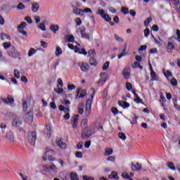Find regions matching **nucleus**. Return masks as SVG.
Returning <instances> with one entry per match:
<instances>
[{
  "instance_id": "ea45409f",
  "label": "nucleus",
  "mask_w": 180,
  "mask_h": 180,
  "mask_svg": "<svg viewBox=\"0 0 180 180\" xmlns=\"http://www.w3.org/2000/svg\"><path fill=\"white\" fill-rule=\"evenodd\" d=\"M170 84L173 86H176V85H178V81L176 80V79H175L174 77H173L171 81H170Z\"/></svg>"
},
{
  "instance_id": "f257e3e1",
  "label": "nucleus",
  "mask_w": 180,
  "mask_h": 180,
  "mask_svg": "<svg viewBox=\"0 0 180 180\" xmlns=\"http://www.w3.org/2000/svg\"><path fill=\"white\" fill-rule=\"evenodd\" d=\"M89 94H90V98L86 100L84 111L86 117L91 116V108H92V102L94 101V96H95L96 94L95 89H90Z\"/></svg>"
},
{
  "instance_id": "e2e57ef3",
  "label": "nucleus",
  "mask_w": 180,
  "mask_h": 180,
  "mask_svg": "<svg viewBox=\"0 0 180 180\" xmlns=\"http://www.w3.org/2000/svg\"><path fill=\"white\" fill-rule=\"evenodd\" d=\"M41 46L43 47V49H47L49 44L44 41H41Z\"/></svg>"
},
{
  "instance_id": "c85d7f7f",
  "label": "nucleus",
  "mask_w": 180,
  "mask_h": 180,
  "mask_svg": "<svg viewBox=\"0 0 180 180\" xmlns=\"http://www.w3.org/2000/svg\"><path fill=\"white\" fill-rule=\"evenodd\" d=\"M55 54L56 57H60V54H63V50L60 46L56 47Z\"/></svg>"
},
{
  "instance_id": "37998d69",
  "label": "nucleus",
  "mask_w": 180,
  "mask_h": 180,
  "mask_svg": "<svg viewBox=\"0 0 180 180\" xmlns=\"http://www.w3.org/2000/svg\"><path fill=\"white\" fill-rule=\"evenodd\" d=\"M58 84H57V87L59 88V86H61V88H63V86H64V83H63V79H61V78L58 79Z\"/></svg>"
},
{
  "instance_id": "bf43d9fd",
  "label": "nucleus",
  "mask_w": 180,
  "mask_h": 180,
  "mask_svg": "<svg viewBox=\"0 0 180 180\" xmlns=\"http://www.w3.org/2000/svg\"><path fill=\"white\" fill-rule=\"evenodd\" d=\"M144 36L145 37H148V36H150V29L146 28L144 30Z\"/></svg>"
},
{
  "instance_id": "8fccbe9b",
  "label": "nucleus",
  "mask_w": 180,
  "mask_h": 180,
  "mask_svg": "<svg viewBox=\"0 0 180 180\" xmlns=\"http://www.w3.org/2000/svg\"><path fill=\"white\" fill-rule=\"evenodd\" d=\"M126 88H127V91H131V89H133V86L131 85V83L127 82L126 83Z\"/></svg>"
},
{
  "instance_id": "052dcab7",
  "label": "nucleus",
  "mask_w": 180,
  "mask_h": 180,
  "mask_svg": "<svg viewBox=\"0 0 180 180\" xmlns=\"http://www.w3.org/2000/svg\"><path fill=\"white\" fill-rule=\"evenodd\" d=\"M107 161H110L111 162H115V161H116V158L115 156H109L107 158Z\"/></svg>"
},
{
  "instance_id": "338daca9",
  "label": "nucleus",
  "mask_w": 180,
  "mask_h": 180,
  "mask_svg": "<svg viewBox=\"0 0 180 180\" xmlns=\"http://www.w3.org/2000/svg\"><path fill=\"white\" fill-rule=\"evenodd\" d=\"M75 157L77 158H82V152L78 151L75 153Z\"/></svg>"
},
{
  "instance_id": "ddd939ff",
  "label": "nucleus",
  "mask_w": 180,
  "mask_h": 180,
  "mask_svg": "<svg viewBox=\"0 0 180 180\" xmlns=\"http://www.w3.org/2000/svg\"><path fill=\"white\" fill-rule=\"evenodd\" d=\"M12 126L13 127H19L20 126H22V120H20V118L18 117L14 118L12 121Z\"/></svg>"
},
{
  "instance_id": "6e6552de",
  "label": "nucleus",
  "mask_w": 180,
  "mask_h": 180,
  "mask_svg": "<svg viewBox=\"0 0 180 180\" xmlns=\"http://www.w3.org/2000/svg\"><path fill=\"white\" fill-rule=\"evenodd\" d=\"M78 120H79V115L77 114L72 117L71 124L73 129H77L78 126Z\"/></svg>"
},
{
  "instance_id": "a878e982",
  "label": "nucleus",
  "mask_w": 180,
  "mask_h": 180,
  "mask_svg": "<svg viewBox=\"0 0 180 180\" xmlns=\"http://www.w3.org/2000/svg\"><path fill=\"white\" fill-rule=\"evenodd\" d=\"M3 101L5 103H13L15 102V99L9 96L6 98L3 99Z\"/></svg>"
},
{
  "instance_id": "20e7f679",
  "label": "nucleus",
  "mask_w": 180,
  "mask_h": 180,
  "mask_svg": "<svg viewBox=\"0 0 180 180\" xmlns=\"http://www.w3.org/2000/svg\"><path fill=\"white\" fill-rule=\"evenodd\" d=\"M5 140L7 143L12 144V143H15V136H13V132L12 131H8L6 134Z\"/></svg>"
},
{
  "instance_id": "9d476101",
  "label": "nucleus",
  "mask_w": 180,
  "mask_h": 180,
  "mask_svg": "<svg viewBox=\"0 0 180 180\" xmlns=\"http://www.w3.org/2000/svg\"><path fill=\"white\" fill-rule=\"evenodd\" d=\"M53 153H54V150L51 149L46 151L45 153V156L42 158L44 161H47V157L49 161H54V159H53V156L51 155H49V154H53Z\"/></svg>"
},
{
  "instance_id": "49530a36",
  "label": "nucleus",
  "mask_w": 180,
  "mask_h": 180,
  "mask_svg": "<svg viewBox=\"0 0 180 180\" xmlns=\"http://www.w3.org/2000/svg\"><path fill=\"white\" fill-rule=\"evenodd\" d=\"M134 98V102H136V103H141L142 100L141 98H140V96H139V95L135 96Z\"/></svg>"
},
{
  "instance_id": "79ce46f5",
  "label": "nucleus",
  "mask_w": 180,
  "mask_h": 180,
  "mask_svg": "<svg viewBox=\"0 0 180 180\" xmlns=\"http://www.w3.org/2000/svg\"><path fill=\"white\" fill-rule=\"evenodd\" d=\"M39 29H41L42 32H46V25L44 23H39L38 25Z\"/></svg>"
},
{
  "instance_id": "09e8293b",
  "label": "nucleus",
  "mask_w": 180,
  "mask_h": 180,
  "mask_svg": "<svg viewBox=\"0 0 180 180\" xmlns=\"http://www.w3.org/2000/svg\"><path fill=\"white\" fill-rule=\"evenodd\" d=\"M3 47L5 49V50H8V49L11 47V42H4L3 44Z\"/></svg>"
},
{
  "instance_id": "2eb2a0df",
  "label": "nucleus",
  "mask_w": 180,
  "mask_h": 180,
  "mask_svg": "<svg viewBox=\"0 0 180 180\" xmlns=\"http://www.w3.org/2000/svg\"><path fill=\"white\" fill-rule=\"evenodd\" d=\"M73 9V13L76 15L77 16H84V14H81V12H82V9L77 8L75 6H72Z\"/></svg>"
},
{
  "instance_id": "5701e85b",
  "label": "nucleus",
  "mask_w": 180,
  "mask_h": 180,
  "mask_svg": "<svg viewBox=\"0 0 180 180\" xmlns=\"http://www.w3.org/2000/svg\"><path fill=\"white\" fill-rule=\"evenodd\" d=\"M167 50L169 51H172V50L175 49V44L173 42L169 41L166 46Z\"/></svg>"
},
{
  "instance_id": "39448f33",
  "label": "nucleus",
  "mask_w": 180,
  "mask_h": 180,
  "mask_svg": "<svg viewBox=\"0 0 180 180\" xmlns=\"http://www.w3.org/2000/svg\"><path fill=\"white\" fill-rule=\"evenodd\" d=\"M44 170L46 172H49V171L51 170L53 172H55V174H57L58 172V169L57 168V166L53 163L51 166L49 165H46L44 166Z\"/></svg>"
},
{
  "instance_id": "4d7b16f0",
  "label": "nucleus",
  "mask_w": 180,
  "mask_h": 180,
  "mask_svg": "<svg viewBox=\"0 0 180 180\" xmlns=\"http://www.w3.org/2000/svg\"><path fill=\"white\" fill-rule=\"evenodd\" d=\"M25 20H26V22H27V23H29L30 25H32V23H33V20H32V18H30V16H26Z\"/></svg>"
},
{
  "instance_id": "f704fd0d",
  "label": "nucleus",
  "mask_w": 180,
  "mask_h": 180,
  "mask_svg": "<svg viewBox=\"0 0 180 180\" xmlns=\"http://www.w3.org/2000/svg\"><path fill=\"white\" fill-rule=\"evenodd\" d=\"M89 63L90 65H94V67H96L97 62L95 58H90Z\"/></svg>"
},
{
  "instance_id": "0e129e2a",
  "label": "nucleus",
  "mask_w": 180,
  "mask_h": 180,
  "mask_svg": "<svg viewBox=\"0 0 180 180\" xmlns=\"http://www.w3.org/2000/svg\"><path fill=\"white\" fill-rule=\"evenodd\" d=\"M121 11L124 15H127V13H129V8L126 7H123Z\"/></svg>"
},
{
  "instance_id": "13d9d810",
  "label": "nucleus",
  "mask_w": 180,
  "mask_h": 180,
  "mask_svg": "<svg viewBox=\"0 0 180 180\" xmlns=\"http://www.w3.org/2000/svg\"><path fill=\"white\" fill-rule=\"evenodd\" d=\"M164 75H165V77H166V78H167V79H168V77H172V72H171V71H169V70H167V73L164 72Z\"/></svg>"
},
{
  "instance_id": "a18cd8bd",
  "label": "nucleus",
  "mask_w": 180,
  "mask_h": 180,
  "mask_svg": "<svg viewBox=\"0 0 180 180\" xmlns=\"http://www.w3.org/2000/svg\"><path fill=\"white\" fill-rule=\"evenodd\" d=\"M112 154H113V149H107L105 150V155L109 156V155H112Z\"/></svg>"
},
{
  "instance_id": "9b49d317",
  "label": "nucleus",
  "mask_w": 180,
  "mask_h": 180,
  "mask_svg": "<svg viewBox=\"0 0 180 180\" xmlns=\"http://www.w3.org/2000/svg\"><path fill=\"white\" fill-rule=\"evenodd\" d=\"M80 34L82 39H85L86 40H89V33H86V28L84 27L80 28L79 30Z\"/></svg>"
},
{
  "instance_id": "4c0bfd02",
  "label": "nucleus",
  "mask_w": 180,
  "mask_h": 180,
  "mask_svg": "<svg viewBox=\"0 0 180 180\" xmlns=\"http://www.w3.org/2000/svg\"><path fill=\"white\" fill-rule=\"evenodd\" d=\"M118 137L119 139H120L121 140H126L127 137H126V134H124L123 132H120L118 134Z\"/></svg>"
},
{
  "instance_id": "f03ea898",
  "label": "nucleus",
  "mask_w": 180,
  "mask_h": 180,
  "mask_svg": "<svg viewBox=\"0 0 180 180\" xmlns=\"http://www.w3.org/2000/svg\"><path fill=\"white\" fill-rule=\"evenodd\" d=\"M92 134H95V131L92 129H89L88 128L86 129H83L82 132V140H88Z\"/></svg>"
},
{
  "instance_id": "dca6fc26",
  "label": "nucleus",
  "mask_w": 180,
  "mask_h": 180,
  "mask_svg": "<svg viewBox=\"0 0 180 180\" xmlns=\"http://www.w3.org/2000/svg\"><path fill=\"white\" fill-rule=\"evenodd\" d=\"M60 178L62 180H69L70 179V174L67 172H62L60 174Z\"/></svg>"
},
{
  "instance_id": "cd10ccee",
  "label": "nucleus",
  "mask_w": 180,
  "mask_h": 180,
  "mask_svg": "<svg viewBox=\"0 0 180 180\" xmlns=\"http://www.w3.org/2000/svg\"><path fill=\"white\" fill-rule=\"evenodd\" d=\"M70 180H79L78 174L76 172L70 173Z\"/></svg>"
},
{
  "instance_id": "4be33fe9",
  "label": "nucleus",
  "mask_w": 180,
  "mask_h": 180,
  "mask_svg": "<svg viewBox=\"0 0 180 180\" xmlns=\"http://www.w3.org/2000/svg\"><path fill=\"white\" fill-rule=\"evenodd\" d=\"M150 77L152 78V81H158V77H157V73L154 71V69L151 68L150 70Z\"/></svg>"
},
{
  "instance_id": "c03bdc74",
  "label": "nucleus",
  "mask_w": 180,
  "mask_h": 180,
  "mask_svg": "<svg viewBox=\"0 0 180 180\" xmlns=\"http://www.w3.org/2000/svg\"><path fill=\"white\" fill-rule=\"evenodd\" d=\"M97 15H100L101 18H103V16H105L106 14H105V11L103 9H98Z\"/></svg>"
},
{
  "instance_id": "c756f323",
  "label": "nucleus",
  "mask_w": 180,
  "mask_h": 180,
  "mask_svg": "<svg viewBox=\"0 0 180 180\" xmlns=\"http://www.w3.org/2000/svg\"><path fill=\"white\" fill-rule=\"evenodd\" d=\"M126 50H127V46H125L122 51V53L118 56V58L120 59L122 57H124L126 56Z\"/></svg>"
},
{
  "instance_id": "c9c22d12",
  "label": "nucleus",
  "mask_w": 180,
  "mask_h": 180,
  "mask_svg": "<svg viewBox=\"0 0 180 180\" xmlns=\"http://www.w3.org/2000/svg\"><path fill=\"white\" fill-rule=\"evenodd\" d=\"M167 166L169 169H172V171H175V165H174V162H167Z\"/></svg>"
},
{
  "instance_id": "4468645a",
  "label": "nucleus",
  "mask_w": 180,
  "mask_h": 180,
  "mask_svg": "<svg viewBox=\"0 0 180 180\" xmlns=\"http://www.w3.org/2000/svg\"><path fill=\"white\" fill-rule=\"evenodd\" d=\"M56 144L62 150H65L67 148V143L63 142V140L61 139H56Z\"/></svg>"
},
{
  "instance_id": "2f4dec72",
  "label": "nucleus",
  "mask_w": 180,
  "mask_h": 180,
  "mask_svg": "<svg viewBox=\"0 0 180 180\" xmlns=\"http://www.w3.org/2000/svg\"><path fill=\"white\" fill-rule=\"evenodd\" d=\"M37 51L34 48H31L28 52V57H32L36 54Z\"/></svg>"
},
{
  "instance_id": "6ab92c4d",
  "label": "nucleus",
  "mask_w": 180,
  "mask_h": 180,
  "mask_svg": "<svg viewBox=\"0 0 180 180\" xmlns=\"http://www.w3.org/2000/svg\"><path fill=\"white\" fill-rule=\"evenodd\" d=\"M122 75L124 79H129V78H130V72H129V68H124L122 71Z\"/></svg>"
},
{
  "instance_id": "bb28decb",
  "label": "nucleus",
  "mask_w": 180,
  "mask_h": 180,
  "mask_svg": "<svg viewBox=\"0 0 180 180\" xmlns=\"http://www.w3.org/2000/svg\"><path fill=\"white\" fill-rule=\"evenodd\" d=\"M1 40H11V36H9L8 34L1 33Z\"/></svg>"
},
{
  "instance_id": "0eeeda50",
  "label": "nucleus",
  "mask_w": 180,
  "mask_h": 180,
  "mask_svg": "<svg viewBox=\"0 0 180 180\" xmlns=\"http://www.w3.org/2000/svg\"><path fill=\"white\" fill-rule=\"evenodd\" d=\"M78 67H79L82 72H88V71H89V64H88L87 63H79Z\"/></svg>"
},
{
  "instance_id": "e433bc0d",
  "label": "nucleus",
  "mask_w": 180,
  "mask_h": 180,
  "mask_svg": "<svg viewBox=\"0 0 180 180\" xmlns=\"http://www.w3.org/2000/svg\"><path fill=\"white\" fill-rule=\"evenodd\" d=\"M177 99H173V102H174V106L175 108V109H176V110H180V105H178V103H176L177 102Z\"/></svg>"
},
{
  "instance_id": "6e6d98bb",
  "label": "nucleus",
  "mask_w": 180,
  "mask_h": 180,
  "mask_svg": "<svg viewBox=\"0 0 180 180\" xmlns=\"http://www.w3.org/2000/svg\"><path fill=\"white\" fill-rule=\"evenodd\" d=\"M79 54H82L83 56H86L88 54V52H86V51H85V49L83 48V49H80Z\"/></svg>"
},
{
  "instance_id": "aec40b11",
  "label": "nucleus",
  "mask_w": 180,
  "mask_h": 180,
  "mask_svg": "<svg viewBox=\"0 0 180 180\" xmlns=\"http://www.w3.org/2000/svg\"><path fill=\"white\" fill-rule=\"evenodd\" d=\"M80 127L83 129V130L88 129V119L84 118L82 120Z\"/></svg>"
},
{
  "instance_id": "864d4df0",
  "label": "nucleus",
  "mask_w": 180,
  "mask_h": 180,
  "mask_svg": "<svg viewBox=\"0 0 180 180\" xmlns=\"http://www.w3.org/2000/svg\"><path fill=\"white\" fill-rule=\"evenodd\" d=\"M82 147H84V142L79 141L77 145V150H82Z\"/></svg>"
},
{
  "instance_id": "393cba45",
  "label": "nucleus",
  "mask_w": 180,
  "mask_h": 180,
  "mask_svg": "<svg viewBox=\"0 0 180 180\" xmlns=\"http://www.w3.org/2000/svg\"><path fill=\"white\" fill-rule=\"evenodd\" d=\"M65 40H68L69 43H74L75 41V37H74V35H66Z\"/></svg>"
},
{
  "instance_id": "473e14b6",
  "label": "nucleus",
  "mask_w": 180,
  "mask_h": 180,
  "mask_svg": "<svg viewBox=\"0 0 180 180\" xmlns=\"http://www.w3.org/2000/svg\"><path fill=\"white\" fill-rule=\"evenodd\" d=\"M112 178V179H119V176H117V173L115 172H112L111 175L109 176V178Z\"/></svg>"
},
{
  "instance_id": "412c9836",
  "label": "nucleus",
  "mask_w": 180,
  "mask_h": 180,
  "mask_svg": "<svg viewBox=\"0 0 180 180\" xmlns=\"http://www.w3.org/2000/svg\"><path fill=\"white\" fill-rule=\"evenodd\" d=\"M133 171H140L141 169V163L137 162L136 164H131Z\"/></svg>"
},
{
  "instance_id": "7ed1b4c3",
  "label": "nucleus",
  "mask_w": 180,
  "mask_h": 180,
  "mask_svg": "<svg viewBox=\"0 0 180 180\" xmlns=\"http://www.w3.org/2000/svg\"><path fill=\"white\" fill-rule=\"evenodd\" d=\"M37 139V135L36 134L35 131H29L27 134V139L30 144L32 146H34L36 144V140Z\"/></svg>"
},
{
  "instance_id": "680f3d73",
  "label": "nucleus",
  "mask_w": 180,
  "mask_h": 180,
  "mask_svg": "<svg viewBox=\"0 0 180 180\" xmlns=\"http://www.w3.org/2000/svg\"><path fill=\"white\" fill-rule=\"evenodd\" d=\"M89 56H96V51L95 49H90L88 52Z\"/></svg>"
},
{
  "instance_id": "58836bf2",
  "label": "nucleus",
  "mask_w": 180,
  "mask_h": 180,
  "mask_svg": "<svg viewBox=\"0 0 180 180\" xmlns=\"http://www.w3.org/2000/svg\"><path fill=\"white\" fill-rule=\"evenodd\" d=\"M26 8V6L23 4V3H19L17 6V9H19V11H22V9H25Z\"/></svg>"
},
{
  "instance_id": "b1692460",
  "label": "nucleus",
  "mask_w": 180,
  "mask_h": 180,
  "mask_svg": "<svg viewBox=\"0 0 180 180\" xmlns=\"http://www.w3.org/2000/svg\"><path fill=\"white\" fill-rule=\"evenodd\" d=\"M60 29V26L58 25H51L50 30L53 33H57V31Z\"/></svg>"
},
{
  "instance_id": "de8ad7c7",
  "label": "nucleus",
  "mask_w": 180,
  "mask_h": 180,
  "mask_svg": "<svg viewBox=\"0 0 180 180\" xmlns=\"http://www.w3.org/2000/svg\"><path fill=\"white\" fill-rule=\"evenodd\" d=\"M26 22H22L18 27L17 29H25L26 27Z\"/></svg>"
},
{
  "instance_id": "a211bd4d",
  "label": "nucleus",
  "mask_w": 180,
  "mask_h": 180,
  "mask_svg": "<svg viewBox=\"0 0 180 180\" xmlns=\"http://www.w3.org/2000/svg\"><path fill=\"white\" fill-rule=\"evenodd\" d=\"M40 9V5L37 2H34L32 6V11L34 12V13H36L37 11Z\"/></svg>"
},
{
  "instance_id": "774afa93",
  "label": "nucleus",
  "mask_w": 180,
  "mask_h": 180,
  "mask_svg": "<svg viewBox=\"0 0 180 180\" xmlns=\"http://www.w3.org/2000/svg\"><path fill=\"white\" fill-rule=\"evenodd\" d=\"M176 36H177V40L180 43V30H176Z\"/></svg>"
},
{
  "instance_id": "f3484780",
  "label": "nucleus",
  "mask_w": 180,
  "mask_h": 180,
  "mask_svg": "<svg viewBox=\"0 0 180 180\" xmlns=\"http://www.w3.org/2000/svg\"><path fill=\"white\" fill-rule=\"evenodd\" d=\"M118 105L121 106V108H123V109H126L127 108H130V103L123 101H119Z\"/></svg>"
},
{
  "instance_id": "f8f14e48",
  "label": "nucleus",
  "mask_w": 180,
  "mask_h": 180,
  "mask_svg": "<svg viewBox=\"0 0 180 180\" xmlns=\"http://www.w3.org/2000/svg\"><path fill=\"white\" fill-rule=\"evenodd\" d=\"M104 75H106L105 72L100 73V78L98 82V86H102L106 82V77H103Z\"/></svg>"
},
{
  "instance_id": "423d86ee",
  "label": "nucleus",
  "mask_w": 180,
  "mask_h": 180,
  "mask_svg": "<svg viewBox=\"0 0 180 180\" xmlns=\"http://www.w3.org/2000/svg\"><path fill=\"white\" fill-rule=\"evenodd\" d=\"M86 95V89H82L81 91V88H78L77 89L76 92V99H81L82 98H85V96Z\"/></svg>"
},
{
  "instance_id": "3c124183",
  "label": "nucleus",
  "mask_w": 180,
  "mask_h": 180,
  "mask_svg": "<svg viewBox=\"0 0 180 180\" xmlns=\"http://www.w3.org/2000/svg\"><path fill=\"white\" fill-rule=\"evenodd\" d=\"M137 119H139V117L137 115H134L131 121V124H136V123H137Z\"/></svg>"
},
{
  "instance_id": "a19ab883",
  "label": "nucleus",
  "mask_w": 180,
  "mask_h": 180,
  "mask_svg": "<svg viewBox=\"0 0 180 180\" xmlns=\"http://www.w3.org/2000/svg\"><path fill=\"white\" fill-rule=\"evenodd\" d=\"M110 64V63L109 61L105 62L103 65V70L106 71V70H108V68H109Z\"/></svg>"
},
{
  "instance_id": "72a5a7b5",
  "label": "nucleus",
  "mask_w": 180,
  "mask_h": 180,
  "mask_svg": "<svg viewBox=\"0 0 180 180\" xmlns=\"http://www.w3.org/2000/svg\"><path fill=\"white\" fill-rule=\"evenodd\" d=\"M13 74H14L15 78H16L17 79H19V78H20V72H19L18 69L14 70Z\"/></svg>"
},
{
  "instance_id": "603ef678",
  "label": "nucleus",
  "mask_w": 180,
  "mask_h": 180,
  "mask_svg": "<svg viewBox=\"0 0 180 180\" xmlns=\"http://www.w3.org/2000/svg\"><path fill=\"white\" fill-rule=\"evenodd\" d=\"M153 20V18L151 17L148 18L145 21H144V25L146 27L148 26V24Z\"/></svg>"
},
{
  "instance_id": "7c9ffc66",
  "label": "nucleus",
  "mask_w": 180,
  "mask_h": 180,
  "mask_svg": "<svg viewBox=\"0 0 180 180\" xmlns=\"http://www.w3.org/2000/svg\"><path fill=\"white\" fill-rule=\"evenodd\" d=\"M122 178H124V179L133 180V179L131 177H130L129 174H128V173H127V172L122 173Z\"/></svg>"
},
{
  "instance_id": "1a4fd4ad",
  "label": "nucleus",
  "mask_w": 180,
  "mask_h": 180,
  "mask_svg": "<svg viewBox=\"0 0 180 180\" xmlns=\"http://www.w3.org/2000/svg\"><path fill=\"white\" fill-rule=\"evenodd\" d=\"M10 56H12L13 58H18L20 56V53L16 51L15 46H11L10 51L8 52Z\"/></svg>"
},
{
  "instance_id": "69168bd1",
  "label": "nucleus",
  "mask_w": 180,
  "mask_h": 180,
  "mask_svg": "<svg viewBox=\"0 0 180 180\" xmlns=\"http://www.w3.org/2000/svg\"><path fill=\"white\" fill-rule=\"evenodd\" d=\"M83 179L84 180H95V179H94V177L92 176H88L86 175H84L83 176Z\"/></svg>"
},
{
  "instance_id": "5fc2aeb1",
  "label": "nucleus",
  "mask_w": 180,
  "mask_h": 180,
  "mask_svg": "<svg viewBox=\"0 0 180 180\" xmlns=\"http://www.w3.org/2000/svg\"><path fill=\"white\" fill-rule=\"evenodd\" d=\"M103 19H104V20H105L106 22H110V20H112V18H110V16H109V15L105 14Z\"/></svg>"
}]
</instances>
